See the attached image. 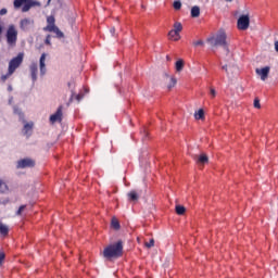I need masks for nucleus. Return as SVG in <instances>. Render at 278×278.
I'll return each mask as SVG.
<instances>
[{
  "label": "nucleus",
  "instance_id": "obj_1",
  "mask_svg": "<svg viewBox=\"0 0 278 278\" xmlns=\"http://www.w3.org/2000/svg\"><path fill=\"white\" fill-rule=\"evenodd\" d=\"M123 255V241L118 240L115 243L108 245L103 250V257L105 260H118Z\"/></svg>",
  "mask_w": 278,
  "mask_h": 278
},
{
  "label": "nucleus",
  "instance_id": "obj_2",
  "mask_svg": "<svg viewBox=\"0 0 278 278\" xmlns=\"http://www.w3.org/2000/svg\"><path fill=\"white\" fill-rule=\"evenodd\" d=\"M207 42L211 45V47H224L227 51H229V47L227 46V34L224 29L218 30L216 36L208 38Z\"/></svg>",
  "mask_w": 278,
  "mask_h": 278
},
{
  "label": "nucleus",
  "instance_id": "obj_3",
  "mask_svg": "<svg viewBox=\"0 0 278 278\" xmlns=\"http://www.w3.org/2000/svg\"><path fill=\"white\" fill-rule=\"evenodd\" d=\"M13 8L22 12H29L31 8H40V2L37 0H14Z\"/></svg>",
  "mask_w": 278,
  "mask_h": 278
},
{
  "label": "nucleus",
  "instance_id": "obj_4",
  "mask_svg": "<svg viewBox=\"0 0 278 278\" xmlns=\"http://www.w3.org/2000/svg\"><path fill=\"white\" fill-rule=\"evenodd\" d=\"M7 45L9 47H16V42L18 41V30L16 29V26L14 24H10L7 33Z\"/></svg>",
  "mask_w": 278,
  "mask_h": 278
},
{
  "label": "nucleus",
  "instance_id": "obj_5",
  "mask_svg": "<svg viewBox=\"0 0 278 278\" xmlns=\"http://www.w3.org/2000/svg\"><path fill=\"white\" fill-rule=\"evenodd\" d=\"M21 64H23V53H18L17 56L13 58L9 62L10 75H14L16 68H18V66H21Z\"/></svg>",
  "mask_w": 278,
  "mask_h": 278
},
{
  "label": "nucleus",
  "instance_id": "obj_6",
  "mask_svg": "<svg viewBox=\"0 0 278 278\" xmlns=\"http://www.w3.org/2000/svg\"><path fill=\"white\" fill-rule=\"evenodd\" d=\"M250 25H251V17H249V14L239 16L237 21L238 29H240L241 31H247Z\"/></svg>",
  "mask_w": 278,
  "mask_h": 278
},
{
  "label": "nucleus",
  "instance_id": "obj_7",
  "mask_svg": "<svg viewBox=\"0 0 278 278\" xmlns=\"http://www.w3.org/2000/svg\"><path fill=\"white\" fill-rule=\"evenodd\" d=\"M34 18L25 17L20 21V29L22 31H31V29H34Z\"/></svg>",
  "mask_w": 278,
  "mask_h": 278
},
{
  "label": "nucleus",
  "instance_id": "obj_8",
  "mask_svg": "<svg viewBox=\"0 0 278 278\" xmlns=\"http://www.w3.org/2000/svg\"><path fill=\"white\" fill-rule=\"evenodd\" d=\"M36 162L31 159H22L17 162V168H34Z\"/></svg>",
  "mask_w": 278,
  "mask_h": 278
},
{
  "label": "nucleus",
  "instance_id": "obj_9",
  "mask_svg": "<svg viewBox=\"0 0 278 278\" xmlns=\"http://www.w3.org/2000/svg\"><path fill=\"white\" fill-rule=\"evenodd\" d=\"M43 31H50L52 34H55L54 38H59V39L64 38V33L60 30V27L58 26H46L43 27Z\"/></svg>",
  "mask_w": 278,
  "mask_h": 278
},
{
  "label": "nucleus",
  "instance_id": "obj_10",
  "mask_svg": "<svg viewBox=\"0 0 278 278\" xmlns=\"http://www.w3.org/2000/svg\"><path fill=\"white\" fill-rule=\"evenodd\" d=\"M39 71L41 77H45V75H47V53H42L39 59Z\"/></svg>",
  "mask_w": 278,
  "mask_h": 278
},
{
  "label": "nucleus",
  "instance_id": "obj_11",
  "mask_svg": "<svg viewBox=\"0 0 278 278\" xmlns=\"http://www.w3.org/2000/svg\"><path fill=\"white\" fill-rule=\"evenodd\" d=\"M62 106H59L56 112L50 116V123L55 124V123H62Z\"/></svg>",
  "mask_w": 278,
  "mask_h": 278
},
{
  "label": "nucleus",
  "instance_id": "obj_12",
  "mask_svg": "<svg viewBox=\"0 0 278 278\" xmlns=\"http://www.w3.org/2000/svg\"><path fill=\"white\" fill-rule=\"evenodd\" d=\"M29 72H30L33 84H36V81L38 80V64L31 63L29 65Z\"/></svg>",
  "mask_w": 278,
  "mask_h": 278
},
{
  "label": "nucleus",
  "instance_id": "obj_13",
  "mask_svg": "<svg viewBox=\"0 0 278 278\" xmlns=\"http://www.w3.org/2000/svg\"><path fill=\"white\" fill-rule=\"evenodd\" d=\"M270 73V67L265 66L263 68H256V75H260L262 81H266L268 79V74Z\"/></svg>",
  "mask_w": 278,
  "mask_h": 278
},
{
  "label": "nucleus",
  "instance_id": "obj_14",
  "mask_svg": "<svg viewBox=\"0 0 278 278\" xmlns=\"http://www.w3.org/2000/svg\"><path fill=\"white\" fill-rule=\"evenodd\" d=\"M23 123H24L23 134L24 136H26V138H29L34 129V122L25 123V121H23Z\"/></svg>",
  "mask_w": 278,
  "mask_h": 278
},
{
  "label": "nucleus",
  "instance_id": "obj_15",
  "mask_svg": "<svg viewBox=\"0 0 278 278\" xmlns=\"http://www.w3.org/2000/svg\"><path fill=\"white\" fill-rule=\"evenodd\" d=\"M140 194H141V192L138 190H130L127 193L128 201H130L131 203H136V201H138V199H140Z\"/></svg>",
  "mask_w": 278,
  "mask_h": 278
},
{
  "label": "nucleus",
  "instance_id": "obj_16",
  "mask_svg": "<svg viewBox=\"0 0 278 278\" xmlns=\"http://www.w3.org/2000/svg\"><path fill=\"white\" fill-rule=\"evenodd\" d=\"M194 160H195L197 164H200L201 166H203L204 164H207V162H210V159L205 154L195 155Z\"/></svg>",
  "mask_w": 278,
  "mask_h": 278
},
{
  "label": "nucleus",
  "instance_id": "obj_17",
  "mask_svg": "<svg viewBox=\"0 0 278 278\" xmlns=\"http://www.w3.org/2000/svg\"><path fill=\"white\" fill-rule=\"evenodd\" d=\"M222 68H223V71L226 72L228 77H230L231 75H233V73H236V71H238V67H236V66H228V65H224V66H222Z\"/></svg>",
  "mask_w": 278,
  "mask_h": 278
},
{
  "label": "nucleus",
  "instance_id": "obj_18",
  "mask_svg": "<svg viewBox=\"0 0 278 278\" xmlns=\"http://www.w3.org/2000/svg\"><path fill=\"white\" fill-rule=\"evenodd\" d=\"M168 36H169V40H175V42L181 39V36L179 35V33H176L174 29L169 30Z\"/></svg>",
  "mask_w": 278,
  "mask_h": 278
},
{
  "label": "nucleus",
  "instance_id": "obj_19",
  "mask_svg": "<svg viewBox=\"0 0 278 278\" xmlns=\"http://www.w3.org/2000/svg\"><path fill=\"white\" fill-rule=\"evenodd\" d=\"M191 16H192V18H199V16H201V8H199L197 5L192 7Z\"/></svg>",
  "mask_w": 278,
  "mask_h": 278
},
{
  "label": "nucleus",
  "instance_id": "obj_20",
  "mask_svg": "<svg viewBox=\"0 0 278 278\" xmlns=\"http://www.w3.org/2000/svg\"><path fill=\"white\" fill-rule=\"evenodd\" d=\"M0 233L1 236H8V233H10V228L8 225L0 224Z\"/></svg>",
  "mask_w": 278,
  "mask_h": 278
},
{
  "label": "nucleus",
  "instance_id": "obj_21",
  "mask_svg": "<svg viewBox=\"0 0 278 278\" xmlns=\"http://www.w3.org/2000/svg\"><path fill=\"white\" fill-rule=\"evenodd\" d=\"M173 30L176 31L177 34L182 31L184 30V25H181V22H175Z\"/></svg>",
  "mask_w": 278,
  "mask_h": 278
},
{
  "label": "nucleus",
  "instance_id": "obj_22",
  "mask_svg": "<svg viewBox=\"0 0 278 278\" xmlns=\"http://www.w3.org/2000/svg\"><path fill=\"white\" fill-rule=\"evenodd\" d=\"M204 116H205V112L203 111V109H200V110L194 114L195 121H202V118H204Z\"/></svg>",
  "mask_w": 278,
  "mask_h": 278
},
{
  "label": "nucleus",
  "instance_id": "obj_23",
  "mask_svg": "<svg viewBox=\"0 0 278 278\" xmlns=\"http://www.w3.org/2000/svg\"><path fill=\"white\" fill-rule=\"evenodd\" d=\"M175 68L177 73H181V71H184V60H178L175 64Z\"/></svg>",
  "mask_w": 278,
  "mask_h": 278
},
{
  "label": "nucleus",
  "instance_id": "obj_24",
  "mask_svg": "<svg viewBox=\"0 0 278 278\" xmlns=\"http://www.w3.org/2000/svg\"><path fill=\"white\" fill-rule=\"evenodd\" d=\"M176 214H178V216H182V214H186V207L176 205Z\"/></svg>",
  "mask_w": 278,
  "mask_h": 278
},
{
  "label": "nucleus",
  "instance_id": "obj_25",
  "mask_svg": "<svg viewBox=\"0 0 278 278\" xmlns=\"http://www.w3.org/2000/svg\"><path fill=\"white\" fill-rule=\"evenodd\" d=\"M47 23H48L47 27H55V17L49 16L47 18Z\"/></svg>",
  "mask_w": 278,
  "mask_h": 278
},
{
  "label": "nucleus",
  "instance_id": "obj_26",
  "mask_svg": "<svg viewBox=\"0 0 278 278\" xmlns=\"http://www.w3.org/2000/svg\"><path fill=\"white\" fill-rule=\"evenodd\" d=\"M111 227H113V229H121V224L118 223V219L116 218H113L112 222H111Z\"/></svg>",
  "mask_w": 278,
  "mask_h": 278
},
{
  "label": "nucleus",
  "instance_id": "obj_27",
  "mask_svg": "<svg viewBox=\"0 0 278 278\" xmlns=\"http://www.w3.org/2000/svg\"><path fill=\"white\" fill-rule=\"evenodd\" d=\"M170 79V83L169 85L167 86V88L170 90V88H175V86L177 85V78L175 77H169Z\"/></svg>",
  "mask_w": 278,
  "mask_h": 278
},
{
  "label": "nucleus",
  "instance_id": "obj_28",
  "mask_svg": "<svg viewBox=\"0 0 278 278\" xmlns=\"http://www.w3.org/2000/svg\"><path fill=\"white\" fill-rule=\"evenodd\" d=\"M8 192V185L0 180V193Z\"/></svg>",
  "mask_w": 278,
  "mask_h": 278
},
{
  "label": "nucleus",
  "instance_id": "obj_29",
  "mask_svg": "<svg viewBox=\"0 0 278 278\" xmlns=\"http://www.w3.org/2000/svg\"><path fill=\"white\" fill-rule=\"evenodd\" d=\"M174 10H181V1L180 0H175L173 3Z\"/></svg>",
  "mask_w": 278,
  "mask_h": 278
},
{
  "label": "nucleus",
  "instance_id": "obj_30",
  "mask_svg": "<svg viewBox=\"0 0 278 278\" xmlns=\"http://www.w3.org/2000/svg\"><path fill=\"white\" fill-rule=\"evenodd\" d=\"M10 77H12V74H10V70H9L7 74L1 76V81H8Z\"/></svg>",
  "mask_w": 278,
  "mask_h": 278
},
{
  "label": "nucleus",
  "instance_id": "obj_31",
  "mask_svg": "<svg viewBox=\"0 0 278 278\" xmlns=\"http://www.w3.org/2000/svg\"><path fill=\"white\" fill-rule=\"evenodd\" d=\"M144 244H146L147 249H151V248L155 247V240L151 239L149 242H146Z\"/></svg>",
  "mask_w": 278,
  "mask_h": 278
},
{
  "label": "nucleus",
  "instance_id": "obj_32",
  "mask_svg": "<svg viewBox=\"0 0 278 278\" xmlns=\"http://www.w3.org/2000/svg\"><path fill=\"white\" fill-rule=\"evenodd\" d=\"M25 207H27V205H21L16 212V216H21V214H23V212H25Z\"/></svg>",
  "mask_w": 278,
  "mask_h": 278
},
{
  "label": "nucleus",
  "instance_id": "obj_33",
  "mask_svg": "<svg viewBox=\"0 0 278 278\" xmlns=\"http://www.w3.org/2000/svg\"><path fill=\"white\" fill-rule=\"evenodd\" d=\"M203 45H205V42L203 40H198V41H193V46L194 47H203Z\"/></svg>",
  "mask_w": 278,
  "mask_h": 278
},
{
  "label": "nucleus",
  "instance_id": "obj_34",
  "mask_svg": "<svg viewBox=\"0 0 278 278\" xmlns=\"http://www.w3.org/2000/svg\"><path fill=\"white\" fill-rule=\"evenodd\" d=\"M254 108H256V110H260V108H262V105L260 104V99L258 98L254 99Z\"/></svg>",
  "mask_w": 278,
  "mask_h": 278
},
{
  "label": "nucleus",
  "instance_id": "obj_35",
  "mask_svg": "<svg viewBox=\"0 0 278 278\" xmlns=\"http://www.w3.org/2000/svg\"><path fill=\"white\" fill-rule=\"evenodd\" d=\"M14 114H17L20 118H23V112H21L17 106H14Z\"/></svg>",
  "mask_w": 278,
  "mask_h": 278
},
{
  "label": "nucleus",
  "instance_id": "obj_36",
  "mask_svg": "<svg viewBox=\"0 0 278 278\" xmlns=\"http://www.w3.org/2000/svg\"><path fill=\"white\" fill-rule=\"evenodd\" d=\"M45 45H48L49 47H51V35H48L46 37Z\"/></svg>",
  "mask_w": 278,
  "mask_h": 278
},
{
  "label": "nucleus",
  "instance_id": "obj_37",
  "mask_svg": "<svg viewBox=\"0 0 278 278\" xmlns=\"http://www.w3.org/2000/svg\"><path fill=\"white\" fill-rule=\"evenodd\" d=\"M210 94H211L212 99H214L216 97V89L211 88L210 89Z\"/></svg>",
  "mask_w": 278,
  "mask_h": 278
},
{
  "label": "nucleus",
  "instance_id": "obj_38",
  "mask_svg": "<svg viewBox=\"0 0 278 278\" xmlns=\"http://www.w3.org/2000/svg\"><path fill=\"white\" fill-rule=\"evenodd\" d=\"M5 14H8V9H1L0 16H5Z\"/></svg>",
  "mask_w": 278,
  "mask_h": 278
},
{
  "label": "nucleus",
  "instance_id": "obj_39",
  "mask_svg": "<svg viewBox=\"0 0 278 278\" xmlns=\"http://www.w3.org/2000/svg\"><path fill=\"white\" fill-rule=\"evenodd\" d=\"M3 260H5V254L4 253H0V264H2Z\"/></svg>",
  "mask_w": 278,
  "mask_h": 278
},
{
  "label": "nucleus",
  "instance_id": "obj_40",
  "mask_svg": "<svg viewBox=\"0 0 278 278\" xmlns=\"http://www.w3.org/2000/svg\"><path fill=\"white\" fill-rule=\"evenodd\" d=\"M76 99H77L78 101H81V100L84 99V96L77 94V96H76Z\"/></svg>",
  "mask_w": 278,
  "mask_h": 278
},
{
  "label": "nucleus",
  "instance_id": "obj_41",
  "mask_svg": "<svg viewBox=\"0 0 278 278\" xmlns=\"http://www.w3.org/2000/svg\"><path fill=\"white\" fill-rule=\"evenodd\" d=\"M2 34H3V25L0 24V38Z\"/></svg>",
  "mask_w": 278,
  "mask_h": 278
},
{
  "label": "nucleus",
  "instance_id": "obj_42",
  "mask_svg": "<svg viewBox=\"0 0 278 278\" xmlns=\"http://www.w3.org/2000/svg\"><path fill=\"white\" fill-rule=\"evenodd\" d=\"M8 90H9V92H12V87H11V85H9Z\"/></svg>",
  "mask_w": 278,
  "mask_h": 278
},
{
  "label": "nucleus",
  "instance_id": "obj_43",
  "mask_svg": "<svg viewBox=\"0 0 278 278\" xmlns=\"http://www.w3.org/2000/svg\"><path fill=\"white\" fill-rule=\"evenodd\" d=\"M114 31H116V29L112 28L111 29V34L114 36Z\"/></svg>",
  "mask_w": 278,
  "mask_h": 278
},
{
  "label": "nucleus",
  "instance_id": "obj_44",
  "mask_svg": "<svg viewBox=\"0 0 278 278\" xmlns=\"http://www.w3.org/2000/svg\"><path fill=\"white\" fill-rule=\"evenodd\" d=\"M142 10H147V7L144 4H141Z\"/></svg>",
  "mask_w": 278,
  "mask_h": 278
},
{
  "label": "nucleus",
  "instance_id": "obj_45",
  "mask_svg": "<svg viewBox=\"0 0 278 278\" xmlns=\"http://www.w3.org/2000/svg\"><path fill=\"white\" fill-rule=\"evenodd\" d=\"M166 60H167L168 62H170V56H169V55H167V56H166Z\"/></svg>",
  "mask_w": 278,
  "mask_h": 278
},
{
  "label": "nucleus",
  "instance_id": "obj_46",
  "mask_svg": "<svg viewBox=\"0 0 278 278\" xmlns=\"http://www.w3.org/2000/svg\"><path fill=\"white\" fill-rule=\"evenodd\" d=\"M9 103H10V104L12 103V98L9 100Z\"/></svg>",
  "mask_w": 278,
  "mask_h": 278
},
{
  "label": "nucleus",
  "instance_id": "obj_47",
  "mask_svg": "<svg viewBox=\"0 0 278 278\" xmlns=\"http://www.w3.org/2000/svg\"><path fill=\"white\" fill-rule=\"evenodd\" d=\"M227 1H231V0H227Z\"/></svg>",
  "mask_w": 278,
  "mask_h": 278
}]
</instances>
